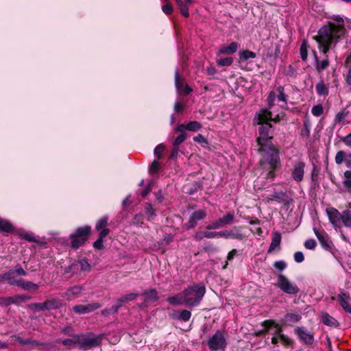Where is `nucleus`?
<instances>
[{"label": "nucleus", "mask_w": 351, "mask_h": 351, "mask_svg": "<svg viewBox=\"0 0 351 351\" xmlns=\"http://www.w3.org/2000/svg\"><path fill=\"white\" fill-rule=\"evenodd\" d=\"M304 167V162L301 161L296 162L293 166L291 176L293 180L297 182H301L303 179Z\"/></svg>", "instance_id": "16"}, {"label": "nucleus", "mask_w": 351, "mask_h": 351, "mask_svg": "<svg viewBox=\"0 0 351 351\" xmlns=\"http://www.w3.org/2000/svg\"><path fill=\"white\" fill-rule=\"evenodd\" d=\"M180 13L186 18L189 16V8L186 4L184 3L180 6Z\"/></svg>", "instance_id": "62"}, {"label": "nucleus", "mask_w": 351, "mask_h": 351, "mask_svg": "<svg viewBox=\"0 0 351 351\" xmlns=\"http://www.w3.org/2000/svg\"><path fill=\"white\" fill-rule=\"evenodd\" d=\"M271 200H276L278 203H283L285 206H289L292 201L289 199L286 193L283 191L274 192L271 195Z\"/></svg>", "instance_id": "20"}, {"label": "nucleus", "mask_w": 351, "mask_h": 351, "mask_svg": "<svg viewBox=\"0 0 351 351\" xmlns=\"http://www.w3.org/2000/svg\"><path fill=\"white\" fill-rule=\"evenodd\" d=\"M262 326H264L265 330L267 332L271 327L278 326V324L274 319H267L263 322Z\"/></svg>", "instance_id": "47"}, {"label": "nucleus", "mask_w": 351, "mask_h": 351, "mask_svg": "<svg viewBox=\"0 0 351 351\" xmlns=\"http://www.w3.org/2000/svg\"><path fill=\"white\" fill-rule=\"evenodd\" d=\"M302 316L300 314L289 313L281 319L283 325L293 326L294 323L301 320Z\"/></svg>", "instance_id": "21"}, {"label": "nucleus", "mask_w": 351, "mask_h": 351, "mask_svg": "<svg viewBox=\"0 0 351 351\" xmlns=\"http://www.w3.org/2000/svg\"><path fill=\"white\" fill-rule=\"evenodd\" d=\"M330 222L335 227H340L342 223L343 213H341L335 208H328L326 209Z\"/></svg>", "instance_id": "14"}, {"label": "nucleus", "mask_w": 351, "mask_h": 351, "mask_svg": "<svg viewBox=\"0 0 351 351\" xmlns=\"http://www.w3.org/2000/svg\"><path fill=\"white\" fill-rule=\"evenodd\" d=\"M11 304V297H0V305L8 306Z\"/></svg>", "instance_id": "63"}, {"label": "nucleus", "mask_w": 351, "mask_h": 351, "mask_svg": "<svg viewBox=\"0 0 351 351\" xmlns=\"http://www.w3.org/2000/svg\"><path fill=\"white\" fill-rule=\"evenodd\" d=\"M19 287L26 291H36L38 289V285L31 281H26L23 279H19Z\"/></svg>", "instance_id": "32"}, {"label": "nucleus", "mask_w": 351, "mask_h": 351, "mask_svg": "<svg viewBox=\"0 0 351 351\" xmlns=\"http://www.w3.org/2000/svg\"><path fill=\"white\" fill-rule=\"evenodd\" d=\"M121 307V304L119 303H117V305L112 306L108 310H104L103 311V313H107V314H111V313H116L118 312L119 309Z\"/></svg>", "instance_id": "60"}, {"label": "nucleus", "mask_w": 351, "mask_h": 351, "mask_svg": "<svg viewBox=\"0 0 351 351\" xmlns=\"http://www.w3.org/2000/svg\"><path fill=\"white\" fill-rule=\"evenodd\" d=\"M315 88L317 93L320 96L327 95L328 94V88L322 81L317 83Z\"/></svg>", "instance_id": "39"}, {"label": "nucleus", "mask_w": 351, "mask_h": 351, "mask_svg": "<svg viewBox=\"0 0 351 351\" xmlns=\"http://www.w3.org/2000/svg\"><path fill=\"white\" fill-rule=\"evenodd\" d=\"M60 332L64 335L71 337L73 336V334L75 333V330L74 328L71 324H69L66 326L62 328L61 329Z\"/></svg>", "instance_id": "50"}, {"label": "nucleus", "mask_w": 351, "mask_h": 351, "mask_svg": "<svg viewBox=\"0 0 351 351\" xmlns=\"http://www.w3.org/2000/svg\"><path fill=\"white\" fill-rule=\"evenodd\" d=\"M315 56V59L316 62V69L318 72H321L325 70L329 65V61L328 59L323 60L319 62L315 51L313 52Z\"/></svg>", "instance_id": "35"}, {"label": "nucleus", "mask_w": 351, "mask_h": 351, "mask_svg": "<svg viewBox=\"0 0 351 351\" xmlns=\"http://www.w3.org/2000/svg\"><path fill=\"white\" fill-rule=\"evenodd\" d=\"M159 169L160 163L156 160H154L149 167V172L150 174H154L158 171Z\"/></svg>", "instance_id": "52"}, {"label": "nucleus", "mask_w": 351, "mask_h": 351, "mask_svg": "<svg viewBox=\"0 0 351 351\" xmlns=\"http://www.w3.org/2000/svg\"><path fill=\"white\" fill-rule=\"evenodd\" d=\"M311 112L313 115L319 117L323 113V107L321 104L314 106L312 108Z\"/></svg>", "instance_id": "51"}, {"label": "nucleus", "mask_w": 351, "mask_h": 351, "mask_svg": "<svg viewBox=\"0 0 351 351\" xmlns=\"http://www.w3.org/2000/svg\"><path fill=\"white\" fill-rule=\"evenodd\" d=\"M90 232L91 227L88 225L77 228L74 232L69 235L71 247L73 250H77L85 245L88 240Z\"/></svg>", "instance_id": "5"}, {"label": "nucleus", "mask_w": 351, "mask_h": 351, "mask_svg": "<svg viewBox=\"0 0 351 351\" xmlns=\"http://www.w3.org/2000/svg\"><path fill=\"white\" fill-rule=\"evenodd\" d=\"M145 213L149 217H152L156 215L155 210L152 204H147Z\"/></svg>", "instance_id": "55"}, {"label": "nucleus", "mask_w": 351, "mask_h": 351, "mask_svg": "<svg viewBox=\"0 0 351 351\" xmlns=\"http://www.w3.org/2000/svg\"><path fill=\"white\" fill-rule=\"evenodd\" d=\"M276 93L274 91H271L269 93L267 97V102L269 105V108H271L274 105V101L276 100Z\"/></svg>", "instance_id": "54"}, {"label": "nucleus", "mask_w": 351, "mask_h": 351, "mask_svg": "<svg viewBox=\"0 0 351 351\" xmlns=\"http://www.w3.org/2000/svg\"><path fill=\"white\" fill-rule=\"evenodd\" d=\"M322 322L326 326L335 328L339 326L338 321L327 313H322Z\"/></svg>", "instance_id": "31"}, {"label": "nucleus", "mask_w": 351, "mask_h": 351, "mask_svg": "<svg viewBox=\"0 0 351 351\" xmlns=\"http://www.w3.org/2000/svg\"><path fill=\"white\" fill-rule=\"evenodd\" d=\"M281 242V234L275 232L272 234L271 242L270 243L268 253H271L277 247H278Z\"/></svg>", "instance_id": "30"}, {"label": "nucleus", "mask_w": 351, "mask_h": 351, "mask_svg": "<svg viewBox=\"0 0 351 351\" xmlns=\"http://www.w3.org/2000/svg\"><path fill=\"white\" fill-rule=\"evenodd\" d=\"M276 97L278 101L287 103V95L285 93V88L282 86H279L276 88Z\"/></svg>", "instance_id": "43"}, {"label": "nucleus", "mask_w": 351, "mask_h": 351, "mask_svg": "<svg viewBox=\"0 0 351 351\" xmlns=\"http://www.w3.org/2000/svg\"><path fill=\"white\" fill-rule=\"evenodd\" d=\"M345 180L343 181V186L351 193V170L344 172Z\"/></svg>", "instance_id": "41"}, {"label": "nucleus", "mask_w": 351, "mask_h": 351, "mask_svg": "<svg viewBox=\"0 0 351 351\" xmlns=\"http://www.w3.org/2000/svg\"><path fill=\"white\" fill-rule=\"evenodd\" d=\"M234 214L229 212L222 217L211 222L206 227V230H211L221 228L226 226L230 225L234 222Z\"/></svg>", "instance_id": "8"}, {"label": "nucleus", "mask_w": 351, "mask_h": 351, "mask_svg": "<svg viewBox=\"0 0 351 351\" xmlns=\"http://www.w3.org/2000/svg\"><path fill=\"white\" fill-rule=\"evenodd\" d=\"M44 303L45 311L56 310L62 306L61 301L56 298L47 300Z\"/></svg>", "instance_id": "26"}, {"label": "nucleus", "mask_w": 351, "mask_h": 351, "mask_svg": "<svg viewBox=\"0 0 351 351\" xmlns=\"http://www.w3.org/2000/svg\"><path fill=\"white\" fill-rule=\"evenodd\" d=\"M286 347H293L294 341L285 335H280L279 338Z\"/></svg>", "instance_id": "48"}, {"label": "nucleus", "mask_w": 351, "mask_h": 351, "mask_svg": "<svg viewBox=\"0 0 351 351\" xmlns=\"http://www.w3.org/2000/svg\"><path fill=\"white\" fill-rule=\"evenodd\" d=\"M233 62V58L231 57H227L217 60V64L220 66H230Z\"/></svg>", "instance_id": "44"}, {"label": "nucleus", "mask_w": 351, "mask_h": 351, "mask_svg": "<svg viewBox=\"0 0 351 351\" xmlns=\"http://www.w3.org/2000/svg\"><path fill=\"white\" fill-rule=\"evenodd\" d=\"M108 220L109 217L106 215L99 219L95 223V230L101 232L102 230L108 229Z\"/></svg>", "instance_id": "34"}, {"label": "nucleus", "mask_w": 351, "mask_h": 351, "mask_svg": "<svg viewBox=\"0 0 351 351\" xmlns=\"http://www.w3.org/2000/svg\"><path fill=\"white\" fill-rule=\"evenodd\" d=\"M271 123L261 124L258 129V136L256 141L261 154L259 164L263 170L261 176L267 180H273L276 176L275 171L280 165L279 149L272 143L273 130Z\"/></svg>", "instance_id": "1"}, {"label": "nucleus", "mask_w": 351, "mask_h": 351, "mask_svg": "<svg viewBox=\"0 0 351 351\" xmlns=\"http://www.w3.org/2000/svg\"><path fill=\"white\" fill-rule=\"evenodd\" d=\"M144 215L142 213L135 215L133 219V223L135 225H141L143 223Z\"/></svg>", "instance_id": "53"}, {"label": "nucleus", "mask_w": 351, "mask_h": 351, "mask_svg": "<svg viewBox=\"0 0 351 351\" xmlns=\"http://www.w3.org/2000/svg\"><path fill=\"white\" fill-rule=\"evenodd\" d=\"M313 231L322 247L326 250H330L331 249V243L328 241V234L324 231L319 232L316 228H313Z\"/></svg>", "instance_id": "19"}, {"label": "nucleus", "mask_w": 351, "mask_h": 351, "mask_svg": "<svg viewBox=\"0 0 351 351\" xmlns=\"http://www.w3.org/2000/svg\"><path fill=\"white\" fill-rule=\"evenodd\" d=\"M237 254V250L236 249H233L228 254V256H227V261H226V263L225 265L223 266V269H226L228 265V261H231L234 258V256Z\"/></svg>", "instance_id": "56"}, {"label": "nucleus", "mask_w": 351, "mask_h": 351, "mask_svg": "<svg viewBox=\"0 0 351 351\" xmlns=\"http://www.w3.org/2000/svg\"><path fill=\"white\" fill-rule=\"evenodd\" d=\"M77 263V265L80 264L81 270L83 271H90L91 269V266L88 263V261L86 259H82L76 262Z\"/></svg>", "instance_id": "46"}, {"label": "nucleus", "mask_w": 351, "mask_h": 351, "mask_svg": "<svg viewBox=\"0 0 351 351\" xmlns=\"http://www.w3.org/2000/svg\"><path fill=\"white\" fill-rule=\"evenodd\" d=\"M348 298H349V296H348L347 298L346 297L345 293H343L342 295H339L337 296V299L339 302V304L341 305V306L343 308V310L346 312H347V311L349 309V308L350 306V304L348 301Z\"/></svg>", "instance_id": "37"}, {"label": "nucleus", "mask_w": 351, "mask_h": 351, "mask_svg": "<svg viewBox=\"0 0 351 351\" xmlns=\"http://www.w3.org/2000/svg\"><path fill=\"white\" fill-rule=\"evenodd\" d=\"M141 295L145 297V300L144 302L139 305L141 308L147 307L149 303L155 302L159 299L158 291L155 289L145 291Z\"/></svg>", "instance_id": "13"}, {"label": "nucleus", "mask_w": 351, "mask_h": 351, "mask_svg": "<svg viewBox=\"0 0 351 351\" xmlns=\"http://www.w3.org/2000/svg\"><path fill=\"white\" fill-rule=\"evenodd\" d=\"M335 160L337 165H341L344 162L346 167L351 168V153L346 154L344 151L340 150L337 152Z\"/></svg>", "instance_id": "18"}, {"label": "nucleus", "mask_w": 351, "mask_h": 351, "mask_svg": "<svg viewBox=\"0 0 351 351\" xmlns=\"http://www.w3.org/2000/svg\"><path fill=\"white\" fill-rule=\"evenodd\" d=\"M13 338H14L15 341H17L18 343H19L22 346L29 345V346L36 347V346H38L41 345V343L36 340H33L32 339H24L19 335L13 336Z\"/></svg>", "instance_id": "28"}, {"label": "nucleus", "mask_w": 351, "mask_h": 351, "mask_svg": "<svg viewBox=\"0 0 351 351\" xmlns=\"http://www.w3.org/2000/svg\"><path fill=\"white\" fill-rule=\"evenodd\" d=\"M101 305L97 302L90 303L88 304H77L73 306V311L77 314H86L95 311L100 308Z\"/></svg>", "instance_id": "15"}, {"label": "nucleus", "mask_w": 351, "mask_h": 351, "mask_svg": "<svg viewBox=\"0 0 351 351\" xmlns=\"http://www.w3.org/2000/svg\"><path fill=\"white\" fill-rule=\"evenodd\" d=\"M185 306H197L206 293V287L202 284H193L183 290Z\"/></svg>", "instance_id": "4"}, {"label": "nucleus", "mask_w": 351, "mask_h": 351, "mask_svg": "<svg viewBox=\"0 0 351 351\" xmlns=\"http://www.w3.org/2000/svg\"><path fill=\"white\" fill-rule=\"evenodd\" d=\"M238 47H239L238 43L232 42L228 46H226V45L222 46L219 50V53L228 54V55L233 54L237 51Z\"/></svg>", "instance_id": "25"}, {"label": "nucleus", "mask_w": 351, "mask_h": 351, "mask_svg": "<svg viewBox=\"0 0 351 351\" xmlns=\"http://www.w3.org/2000/svg\"><path fill=\"white\" fill-rule=\"evenodd\" d=\"M274 267L276 269H277L278 270L282 271V270H284L287 267V264L283 261H276L274 263Z\"/></svg>", "instance_id": "59"}, {"label": "nucleus", "mask_w": 351, "mask_h": 351, "mask_svg": "<svg viewBox=\"0 0 351 351\" xmlns=\"http://www.w3.org/2000/svg\"><path fill=\"white\" fill-rule=\"evenodd\" d=\"M176 132L180 133V134L174 139L173 142V146L174 147L179 146L187 138V134L186 133V131L184 130H183L182 132Z\"/></svg>", "instance_id": "38"}, {"label": "nucleus", "mask_w": 351, "mask_h": 351, "mask_svg": "<svg viewBox=\"0 0 351 351\" xmlns=\"http://www.w3.org/2000/svg\"><path fill=\"white\" fill-rule=\"evenodd\" d=\"M82 290V287L80 286H74L70 288L66 293L68 296L77 297L80 295Z\"/></svg>", "instance_id": "45"}, {"label": "nucleus", "mask_w": 351, "mask_h": 351, "mask_svg": "<svg viewBox=\"0 0 351 351\" xmlns=\"http://www.w3.org/2000/svg\"><path fill=\"white\" fill-rule=\"evenodd\" d=\"M317 245L314 239H308L304 242V247L308 250H314Z\"/></svg>", "instance_id": "58"}, {"label": "nucleus", "mask_w": 351, "mask_h": 351, "mask_svg": "<svg viewBox=\"0 0 351 351\" xmlns=\"http://www.w3.org/2000/svg\"><path fill=\"white\" fill-rule=\"evenodd\" d=\"M110 232V229L102 230L101 232H99L98 239L93 243V245L94 248L99 250H103L104 248V239L107 237V235H108Z\"/></svg>", "instance_id": "22"}, {"label": "nucleus", "mask_w": 351, "mask_h": 351, "mask_svg": "<svg viewBox=\"0 0 351 351\" xmlns=\"http://www.w3.org/2000/svg\"><path fill=\"white\" fill-rule=\"evenodd\" d=\"M167 301L171 305H184L185 300L183 293V291L178 293V294L168 297Z\"/></svg>", "instance_id": "23"}, {"label": "nucleus", "mask_w": 351, "mask_h": 351, "mask_svg": "<svg viewBox=\"0 0 351 351\" xmlns=\"http://www.w3.org/2000/svg\"><path fill=\"white\" fill-rule=\"evenodd\" d=\"M294 333L298 336L301 342L305 345H312L314 342V336L313 333L307 332L303 327H296L294 329Z\"/></svg>", "instance_id": "11"}, {"label": "nucleus", "mask_w": 351, "mask_h": 351, "mask_svg": "<svg viewBox=\"0 0 351 351\" xmlns=\"http://www.w3.org/2000/svg\"><path fill=\"white\" fill-rule=\"evenodd\" d=\"M256 56V54L254 52L247 49L243 50L239 53V58L242 60H247L250 58H254Z\"/></svg>", "instance_id": "42"}, {"label": "nucleus", "mask_w": 351, "mask_h": 351, "mask_svg": "<svg viewBox=\"0 0 351 351\" xmlns=\"http://www.w3.org/2000/svg\"><path fill=\"white\" fill-rule=\"evenodd\" d=\"M170 317L173 319H177L182 322H188L191 317V313L190 311L186 309H183L180 311L179 314H176V312L173 313H170Z\"/></svg>", "instance_id": "24"}, {"label": "nucleus", "mask_w": 351, "mask_h": 351, "mask_svg": "<svg viewBox=\"0 0 351 351\" xmlns=\"http://www.w3.org/2000/svg\"><path fill=\"white\" fill-rule=\"evenodd\" d=\"M246 237L242 231L241 226H234L230 230V238L237 240H242Z\"/></svg>", "instance_id": "27"}, {"label": "nucleus", "mask_w": 351, "mask_h": 351, "mask_svg": "<svg viewBox=\"0 0 351 351\" xmlns=\"http://www.w3.org/2000/svg\"><path fill=\"white\" fill-rule=\"evenodd\" d=\"M139 296L138 293H131L122 295L120 298L117 300V303H119L122 306L124 304L128 303L130 301L136 300Z\"/></svg>", "instance_id": "33"}, {"label": "nucleus", "mask_w": 351, "mask_h": 351, "mask_svg": "<svg viewBox=\"0 0 351 351\" xmlns=\"http://www.w3.org/2000/svg\"><path fill=\"white\" fill-rule=\"evenodd\" d=\"M294 260L295 262L300 263L304 261V256L302 252H296L294 254Z\"/></svg>", "instance_id": "64"}, {"label": "nucleus", "mask_w": 351, "mask_h": 351, "mask_svg": "<svg viewBox=\"0 0 351 351\" xmlns=\"http://www.w3.org/2000/svg\"><path fill=\"white\" fill-rule=\"evenodd\" d=\"M226 331L218 330L208 340V346L211 351L224 350L227 346L225 338Z\"/></svg>", "instance_id": "6"}, {"label": "nucleus", "mask_w": 351, "mask_h": 351, "mask_svg": "<svg viewBox=\"0 0 351 351\" xmlns=\"http://www.w3.org/2000/svg\"><path fill=\"white\" fill-rule=\"evenodd\" d=\"M202 128V125L199 122L197 121H189L187 124H179L175 128V132H182L183 130L185 131L187 130L189 131L197 132L200 130Z\"/></svg>", "instance_id": "17"}, {"label": "nucleus", "mask_w": 351, "mask_h": 351, "mask_svg": "<svg viewBox=\"0 0 351 351\" xmlns=\"http://www.w3.org/2000/svg\"><path fill=\"white\" fill-rule=\"evenodd\" d=\"M276 286L283 292L289 295H296L300 291L298 287L295 284L291 283L287 277L282 274L278 276Z\"/></svg>", "instance_id": "7"}, {"label": "nucleus", "mask_w": 351, "mask_h": 351, "mask_svg": "<svg viewBox=\"0 0 351 351\" xmlns=\"http://www.w3.org/2000/svg\"><path fill=\"white\" fill-rule=\"evenodd\" d=\"M272 119V113L267 109H261L256 112L253 119L254 125H261V124L271 123Z\"/></svg>", "instance_id": "10"}, {"label": "nucleus", "mask_w": 351, "mask_h": 351, "mask_svg": "<svg viewBox=\"0 0 351 351\" xmlns=\"http://www.w3.org/2000/svg\"><path fill=\"white\" fill-rule=\"evenodd\" d=\"M165 149V146L162 144H160L154 149V154L156 155L158 159H160L162 156V152Z\"/></svg>", "instance_id": "57"}, {"label": "nucleus", "mask_w": 351, "mask_h": 351, "mask_svg": "<svg viewBox=\"0 0 351 351\" xmlns=\"http://www.w3.org/2000/svg\"><path fill=\"white\" fill-rule=\"evenodd\" d=\"M162 10L164 13H165L167 15H170L173 12V6L169 3H167V4L164 5L162 7Z\"/></svg>", "instance_id": "61"}, {"label": "nucleus", "mask_w": 351, "mask_h": 351, "mask_svg": "<svg viewBox=\"0 0 351 351\" xmlns=\"http://www.w3.org/2000/svg\"><path fill=\"white\" fill-rule=\"evenodd\" d=\"M202 189V182H199V181H195L193 183H192L191 185L189 186L188 188H187V193L189 194V195H193L195 194L196 192H197V191L200 190Z\"/></svg>", "instance_id": "36"}, {"label": "nucleus", "mask_w": 351, "mask_h": 351, "mask_svg": "<svg viewBox=\"0 0 351 351\" xmlns=\"http://www.w3.org/2000/svg\"><path fill=\"white\" fill-rule=\"evenodd\" d=\"M14 230L13 225L7 219L0 217V232L12 233Z\"/></svg>", "instance_id": "29"}, {"label": "nucleus", "mask_w": 351, "mask_h": 351, "mask_svg": "<svg viewBox=\"0 0 351 351\" xmlns=\"http://www.w3.org/2000/svg\"><path fill=\"white\" fill-rule=\"evenodd\" d=\"M207 216V213L205 210L199 209L195 210L190 216L187 223H185L186 230L194 228L199 221L204 219Z\"/></svg>", "instance_id": "9"}, {"label": "nucleus", "mask_w": 351, "mask_h": 351, "mask_svg": "<svg viewBox=\"0 0 351 351\" xmlns=\"http://www.w3.org/2000/svg\"><path fill=\"white\" fill-rule=\"evenodd\" d=\"M184 79L181 77L178 71L175 73V85L177 90L183 96L189 95L193 89L188 85L184 84Z\"/></svg>", "instance_id": "12"}, {"label": "nucleus", "mask_w": 351, "mask_h": 351, "mask_svg": "<svg viewBox=\"0 0 351 351\" xmlns=\"http://www.w3.org/2000/svg\"><path fill=\"white\" fill-rule=\"evenodd\" d=\"M300 56L303 61H306L307 59V44L306 41H304L300 48Z\"/></svg>", "instance_id": "49"}, {"label": "nucleus", "mask_w": 351, "mask_h": 351, "mask_svg": "<svg viewBox=\"0 0 351 351\" xmlns=\"http://www.w3.org/2000/svg\"><path fill=\"white\" fill-rule=\"evenodd\" d=\"M332 19L335 22H328L319 29L318 35L314 37L324 54L328 52L332 45H335L348 34L347 29H351V19L339 15H334Z\"/></svg>", "instance_id": "2"}, {"label": "nucleus", "mask_w": 351, "mask_h": 351, "mask_svg": "<svg viewBox=\"0 0 351 351\" xmlns=\"http://www.w3.org/2000/svg\"><path fill=\"white\" fill-rule=\"evenodd\" d=\"M342 223L346 227H351V210L347 209L343 211Z\"/></svg>", "instance_id": "40"}, {"label": "nucleus", "mask_w": 351, "mask_h": 351, "mask_svg": "<svg viewBox=\"0 0 351 351\" xmlns=\"http://www.w3.org/2000/svg\"><path fill=\"white\" fill-rule=\"evenodd\" d=\"M104 337V333L95 335L93 332L74 333L73 336H71L74 346H77L81 350H88L100 346Z\"/></svg>", "instance_id": "3"}]
</instances>
